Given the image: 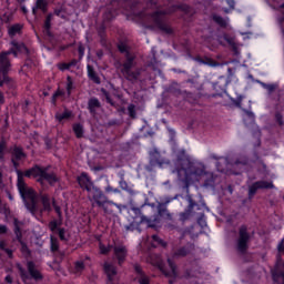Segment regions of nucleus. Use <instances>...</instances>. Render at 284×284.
I'll return each instance as SVG.
<instances>
[{
  "instance_id": "obj_33",
  "label": "nucleus",
  "mask_w": 284,
  "mask_h": 284,
  "mask_svg": "<svg viewBox=\"0 0 284 284\" xmlns=\"http://www.w3.org/2000/svg\"><path fill=\"white\" fill-rule=\"evenodd\" d=\"M178 254H179V256H185L187 254V250L182 248V250L179 251Z\"/></svg>"
},
{
  "instance_id": "obj_27",
  "label": "nucleus",
  "mask_w": 284,
  "mask_h": 284,
  "mask_svg": "<svg viewBox=\"0 0 284 284\" xmlns=\"http://www.w3.org/2000/svg\"><path fill=\"white\" fill-rule=\"evenodd\" d=\"M133 63L132 60H129L126 63H124L123 72H128L130 68H132Z\"/></svg>"
},
{
  "instance_id": "obj_45",
  "label": "nucleus",
  "mask_w": 284,
  "mask_h": 284,
  "mask_svg": "<svg viewBox=\"0 0 284 284\" xmlns=\"http://www.w3.org/2000/svg\"><path fill=\"white\" fill-rule=\"evenodd\" d=\"M79 52H80V54L83 55V49L82 48L79 49Z\"/></svg>"
},
{
  "instance_id": "obj_39",
  "label": "nucleus",
  "mask_w": 284,
  "mask_h": 284,
  "mask_svg": "<svg viewBox=\"0 0 284 284\" xmlns=\"http://www.w3.org/2000/svg\"><path fill=\"white\" fill-rule=\"evenodd\" d=\"M153 240H155L158 243H161V239H159L156 235H153Z\"/></svg>"
},
{
  "instance_id": "obj_3",
  "label": "nucleus",
  "mask_w": 284,
  "mask_h": 284,
  "mask_svg": "<svg viewBox=\"0 0 284 284\" xmlns=\"http://www.w3.org/2000/svg\"><path fill=\"white\" fill-rule=\"evenodd\" d=\"M8 54H10V52L0 55V85H3V83H7L8 81V78L6 77V72H8V68H10Z\"/></svg>"
},
{
  "instance_id": "obj_12",
  "label": "nucleus",
  "mask_w": 284,
  "mask_h": 284,
  "mask_svg": "<svg viewBox=\"0 0 284 284\" xmlns=\"http://www.w3.org/2000/svg\"><path fill=\"white\" fill-rule=\"evenodd\" d=\"M12 162L16 164V161H21V159H26V154H23V151L21 149L16 148L12 151Z\"/></svg>"
},
{
  "instance_id": "obj_32",
  "label": "nucleus",
  "mask_w": 284,
  "mask_h": 284,
  "mask_svg": "<svg viewBox=\"0 0 284 284\" xmlns=\"http://www.w3.org/2000/svg\"><path fill=\"white\" fill-rule=\"evenodd\" d=\"M103 210H104V212L106 213V214H112V210H110V205H105V204H103Z\"/></svg>"
},
{
  "instance_id": "obj_44",
  "label": "nucleus",
  "mask_w": 284,
  "mask_h": 284,
  "mask_svg": "<svg viewBox=\"0 0 284 284\" xmlns=\"http://www.w3.org/2000/svg\"><path fill=\"white\" fill-rule=\"evenodd\" d=\"M7 254H8L9 256H12V251H8V250H7Z\"/></svg>"
},
{
  "instance_id": "obj_2",
  "label": "nucleus",
  "mask_w": 284,
  "mask_h": 284,
  "mask_svg": "<svg viewBox=\"0 0 284 284\" xmlns=\"http://www.w3.org/2000/svg\"><path fill=\"white\" fill-rule=\"evenodd\" d=\"M24 176H33V179H37V181L42 185L45 182L50 183V185H52V183H57L55 174H49L48 171H45V169L39 166L26 171Z\"/></svg>"
},
{
  "instance_id": "obj_42",
  "label": "nucleus",
  "mask_w": 284,
  "mask_h": 284,
  "mask_svg": "<svg viewBox=\"0 0 284 284\" xmlns=\"http://www.w3.org/2000/svg\"><path fill=\"white\" fill-rule=\"evenodd\" d=\"M59 94H61L60 92H57L54 95H53V101L54 99H57V97H59Z\"/></svg>"
},
{
  "instance_id": "obj_18",
  "label": "nucleus",
  "mask_w": 284,
  "mask_h": 284,
  "mask_svg": "<svg viewBox=\"0 0 284 284\" xmlns=\"http://www.w3.org/2000/svg\"><path fill=\"white\" fill-rule=\"evenodd\" d=\"M73 131L78 139H81V136H83V126L81 124L73 125Z\"/></svg>"
},
{
  "instance_id": "obj_19",
  "label": "nucleus",
  "mask_w": 284,
  "mask_h": 284,
  "mask_svg": "<svg viewBox=\"0 0 284 284\" xmlns=\"http://www.w3.org/2000/svg\"><path fill=\"white\" fill-rule=\"evenodd\" d=\"M41 201L44 210L50 211V197H48V195H42Z\"/></svg>"
},
{
  "instance_id": "obj_46",
  "label": "nucleus",
  "mask_w": 284,
  "mask_h": 284,
  "mask_svg": "<svg viewBox=\"0 0 284 284\" xmlns=\"http://www.w3.org/2000/svg\"><path fill=\"white\" fill-rule=\"evenodd\" d=\"M230 6H231L232 8H234V1H231Z\"/></svg>"
},
{
  "instance_id": "obj_6",
  "label": "nucleus",
  "mask_w": 284,
  "mask_h": 284,
  "mask_svg": "<svg viewBox=\"0 0 284 284\" xmlns=\"http://www.w3.org/2000/svg\"><path fill=\"white\" fill-rule=\"evenodd\" d=\"M272 187H274V184L272 182L260 181V182L254 183L250 187V194H254L256 192V190H270Z\"/></svg>"
},
{
  "instance_id": "obj_34",
  "label": "nucleus",
  "mask_w": 284,
  "mask_h": 284,
  "mask_svg": "<svg viewBox=\"0 0 284 284\" xmlns=\"http://www.w3.org/2000/svg\"><path fill=\"white\" fill-rule=\"evenodd\" d=\"M70 65L68 64H59V70H68Z\"/></svg>"
},
{
  "instance_id": "obj_40",
  "label": "nucleus",
  "mask_w": 284,
  "mask_h": 284,
  "mask_svg": "<svg viewBox=\"0 0 284 284\" xmlns=\"http://www.w3.org/2000/svg\"><path fill=\"white\" fill-rule=\"evenodd\" d=\"M6 281H7L8 283H12V277L7 276V277H6Z\"/></svg>"
},
{
  "instance_id": "obj_35",
  "label": "nucleus",
  "mask_w": 284,
  "mask_h": 284,
  "mask_svg": "<svg viewBox=\"0 0 284 284\" xmlns=\"http://www.w3.org/2000/svg\"><path fill=\"white\" fill-rule=\"evenodd\" d=\"M266 90H268V92H272L274 90V85L272 84H268V85H265Z\"/></svg>"
},
{
  "instance_id": "obj_5",
  "label": "nucleus",
  "mask_w": 284,
  "mask_h": 284,
  "mask_svg": "<svg viewBox=\"0 0 284 284\" xmlns=\"http://www.w3.org/2000/svg\"><path fill=\"white\" fill-rule=\"evenodd\" d=\"M78 183L81 187L87 190V192H91L94 190V184L85 173H82L80 176H78Z\"/></svg>"
},
{
  "instance_id": "obj_1",
  "label": "nucleus",
  "mask_w": 284,
  "mask_h": 284,
  "mask_svg": "<svg viewBox=\"0 0 284 284\" xmlns=\"http://www.w3.org/2000/svg\"><path fill=\"white\" fill-rule=\"evenodd\" d=\"M18 190L28 207H30V205L31 207L37 205V193L26 184L21 172H18Z\"/></svg>"
},
{
  "instance_id": "obj_28",
  "label": "nucleus",
  "mask_w": 284,
  "mask_h": 284,
  "mask_svg": "<svg viewBox=\"0 0 284 284\" xmlns=\"http://www.w3.org/2000/svg\"><path fill=\"white\" fill-rule=\"evenodd\" d=\"M73 88L74 87L72 85V80H70V78H68V84H67L68 94H70V92H72Z\"/></svg>"
},
{
  "instance_id": "obj_17",
  "label": "nucleus",
  "mask_w": 284,
  "mask_h": 284,
  "mask_svg": "<svg viewBox=\"0 0 284 284\" xmlns=\"http://www.w3.org/2000/svg\"><path fill=\"white\" fill-rule=\"evenodd\" d=\"M71 116H72V112L64 111L63 113H58L55 115V119H58V121H64V119H70Z\"/></svg>"
},
{
  "instance_id": "obj_25",
  "label": "nucleus",
  "mask_w": 284,
  "mask_h": 284,
  "mask_svg": "<svg viewBox=\"0 0 284 284\" xmlns=\"http://www.w3.org/2000/svg\"><path fill=\"white\" fill-rule=\"evenodd\" d=\"M138 281L140 284H150V280L144 275H141Z\"/></svg>"
},
{
  "instance_id": "obj_20",
  "label": "nucleus",
  "mask_w": 284,
  "mask_h": 284,
  "mask_svg": "<svg viewBox=\"0 0 284 284\" xmlns=\"http://www.w3.org/2000/svg\"><path fill=\"white\" fill-rule=\"evenodd\" d=\"M47 6H48V1L45 0H37L36 2L37 10H45Z\"/></svg>"
},
{
  "instance_id": "obj_29",
  "label": "nucleus",
  "mask_w": 284,
  "mask_h": 284,
  "mask_svg": "<svg viewBox=\"0 0 284 284\" xmlns=\"http://www.w3.org/2000/svg\"><path fill=\"white\" fill-rule=\"evenodd\" d=\"M100 252L101 254H108L110 252V248L103 246V244H100Z\"/></svg>"
},
{
  "instance_id": "obj_48",
  "label": "nucleus",
  "mask_w": 284,
  "mask_h": 284,
  "mask_svg": "<svg viewBox=\"0 0 284 284\" xmlns=\"http://www.w3.org/2000/svg\"><path fill=\"white\" fill-rule=\"evenodd\" d=\"M109 205H116L114 202H109Z\"/></svg>"
},
{
  "instance_id": "obj_43",
  "label": "nucleus",
  "mask_w": 284,
  "mask_h": 284,
  "mask_svg": "<svg viewBox=\"0 0 284 284\" xmlns=\"http://www.w3.org/2000/svg\"><path fill=\"white\" fill-rule=\"evenodd\" d=\"M247 116H250L251 121H254V115L247 114Z\"/></svg>"
},
{
  "instance_id": "obj_26",
  "label": "nucleus",
  "mask_w": 284,
  "mask_h": 284,
  "mask_svg": "<svg viewBox=\"0 0 284 284\" xmlns=\"http://www.w3.org/2000/svg\"><path fill=\"white\" fill-rule=\"evenodd\" d=\"M51 248L59 250V245L57 244V241L54 240V235H51Z\"/></svg>"
},
{
  "instance_id": "obj_16",
  "label": "nucleus",
  "mask_w": 284,
  "mask_h": 284,
  "mask_svg": "<svg viewBox=\"0 0 284 284\" xmlns=\"http://www.w3.org/2000/svg\"><path fill=\"white\" fill-rule=\"evenodd\" d=\"M21 26L20 24H16L9 28V34L10 37H14V34H19L21 32Z\"/></svg>"
},
{
  "instance_id": "obj_41",
  "label": "nucleus",
  "mask_w": 284,
  "mask_h": 284,
  "mask_svg": "<svg viewBox=\"0 0 284 284\" xmlns=\"http://www.w3.org/2000/svg\"><path fill=\"white\" fill-rule=\"evenodd\" d=\"M0 103H3V93H0Z\"/></svg>"
},
{
  "instance_id": "obj_38",
  "label": "nucleus",
  "mask_w": 284,
  "mask_h": 284,
  "mask_svg": "<svg viewBox=\"0 0 284 284\" xmlns=\"http://www.w3.org/2000/svg\"><path fill=\"white\" fill-rule=\"evenodd\" d=\"M119 50H120V52H125V47L119 45Z\"/></svg>"
},
{
  "instance_id": "obj_4",
  "label": "nucleus",
  "mask_w": 284,
  "mask_h": 284,
  "mask_svg": "<svg viewBox=\"0 0 284 284\" xmlns=\"http://www.w3.org/2000/svg\"><path fill=\"white\" fill-rule=\"evenodd\" d=\"M89 194L92 196L97 205H99V207H103V204L108 203V197H105L103 192L97 186H94L92 191H89Z\"/></svg>"
},
{
  "instance_id": "obj_47",
  "label": "nucleus",
  "mask_w": 284,
  "mask_h": 284,
  "mask_svg": "<svg viewBox=\"0 0 284 284\" xmlns=\"http://www.w3.org/2000/svg\"><path fill=\"white\" fill-rule=\"evenodd\" d=\"M22 11H23V12H28V10L26 9V7H22Z\"/></svg>"
},
{
  "instance_id": "obj_21",
  "label": "nucleus",
  "mask_w": 284,
  "mask_h": 284,
  "mask_svg": "<svg viewBox=\"0 0 284 284\" xmlns=\"http://www.w3.org/2000/svg\"><path fill=\"white\" fill-rule=\"evenodd\" d=\"M100 103H99V100L97 99H91L89 101V110L94 111L95 108H99Z\"/></svg>"
},
{
  "instance_id": "obj_9",
  "label": "nucleus",
  "mask_w": 284,
  "mask_h": 284,
  "mask_svg": "<svg viewBox=\"0 0 284 284\" xmlns=\"http://www.w3.org/2000/svg\"><path fill=\"white\" fill-rule=\"evenodd\" d=\"M114 254L118 258L119 264L121 265V263H123V261H125V256H128V250L123 245L115 246Z\"/></svg>"
},
{
  "instance_id": "obj_36",
  "label": "nucleus",
  "mask_w": 284,
  "mask_h": 284,
  "mask_svg": "<svg viewBox=\"0 0 284 284\" xmlns=\"http://www.w3.org/2000/svg\"><path fill=\"white\" fill-rule=\"evenodd\" d=\"M6 232H7L6 226L1 225L0 226V234H6Z\"/></svg>"
},
{
  "instance_id": "obj_30",
  "label": "nucleus",
  "mask_w": 284,
  "mask_h": 284,
  "mask_svg": "<svg viewBox=\"0 0 284 284\" xmlns=\"http://www.w3.org/2000/svg\"><path fill=\"white\" fill-rule=\"evenodd\" d=\"M105 192H113L114 194H119V189H113L112 186H106Z\"/></svg>"
},
{
  "instance_id": "obj_11",
  "label": "nucleus",
  "mask_w": 284,
  "mask_h": 284,
  "mask_svg": "<svg viewBox=\"0 0 284 284\" xmlns=\"http://www.w3.org/2000/svg\"><path fill=\"white\" fill-rule=\"evenodd\" d=\"M28 270H29L32 278H34L36 281H41V278H42L41 273L34 268V263L29 262Z\"/></svg>"
},
{
  "instance_id": "obj_22",
  "label": "nucleus",
  "mask_w": 284,
  "mask_h": 284,
  "mask_svg": "<svg viewBox=\"0 0 284 284\" xmlns=\"http://www.w3.org/2000/svg\"><path fill=\"white\" fill-rule=\"evenodd\" d=\"M213 19H214L215 23H219V26H225V23H226L225 20L223 18H221L220 16H214Z\"/></svg>"
},
{
  "instance_id": "obj_50",
  "label": "nucleus",
  "mask_w": 284,
  "mask_h": 284,
  "mask_svg": "<svg viewBox=\"0 0 284 284\" xmlns=\"http://www.w3.org/2000/svg\"><path fill=\"white\" fill-rule=\"evenodd\" d=\"M36 11H37V9L33 8V12H36Z\"/></svg>"
},
{
  "instance_id": "obj_15",
  "label": "nucleus",
  "mask_w": 284,
  "mask_h": 284,
  "mask_svg": "<svg viewBox=\"0 0 284 284\" xmlns=\"http://www.w3.org/2000/svg\"><path fill=\"white\" fill-rule=\"evenodd\" d=\"M88 74H89V78L94 81V83H101L99 81V77H97V74L94 73V70L92 69V67L88 65Z\"/></svg>"
},
{
  "instance_id": "obj_10",
  "label": "nucleus",
  "mask_w": 284,
  "mask_h": 284,
  "mask_svg": "<svg viewBox=\"0 0 284 284\" xmlns=\"http://www.w3.org/2000/svg\"><path fill=\"white\" fill-rule=\"evenodd\" d=\"M168 265H169V270L165 271L163 268L162 272L165 274V276H171L172 278L176 277V266L174 265V263H172V261H168Z\"/></svg>"
},
{
  "instance_id": "obj_13",
  "label": "nucleus",
  "mask_w": 284,
  "mask_h": 284,
  "mask_svg": "<svg viewBox=\"0 0 284 284\" xmlns=\"http://www.w3.org/2000/svg\"><path fill=\"white\" fill-rule=\"evenodd\" d=\"M19 52L28 53V48H26L24 44H18L13 42L12 53L14 54V57H17Z\"/></svg>"
},
{
  "instance_id": "obj_24",
  "label": "nucleus",
  "mask_w": 284,
  "mask_h": 284,
  "mask_svg": "<svg viewBox=\"0 0 284 284\" xmlns=\"http://www.w3.org/2000/svg\"><path fill=\"white\" fill-rule=\"evenodd\" d=\"M84 267L83 262L75 263V272H83Z\"/></svg>"
},
{
  "instance_id": "obj_23",
  "label": "nucleus",
  "mask_w": 284,
  "mask_h": 284,
  "mask_svg": "<svg viewBox=\"0 0 284 284\" xmlns=\"http://www.w3.org/2000/svg\"><path fill=\"white\" fill-rule=\"evenodd\" d=\"M128 110H129L130 116H132V118L136 116V111H135L133 104H130L129 108H128Z\"/></svg>"
},
{
  "instance_id": "obj_7",
  "label": "nucleus",
  "mask_w": 284,
  "mask_h": 284,
  "mask_svg": "<svg viewBox=\"0 0 284 284\" xmlns=\"http://www.w3.org/2000/svg\"><path fill=\"white\" fill-rule=\"evenodd\" d=\"M248 239H250V236H247V231H245V229H242L240 231V240L237 243V248L240 252H245V250H247Z\"/></svg>"
},
{
  "instance_id": "obj_14",
  "label": "nucleus",
  "mask_w": 284,
  "mask_h": 284,
  "mask_svg": "<svg viewBox=\"0 0 284 284\" xmlns=\"http://www.w3.org/2000/svg\"><path fill=\"white\" fill-rule=\"evenodd\" d=\"M104 270L109 278H112V276H116V268L112 264H104Z\"/></svg>"
},
{
  "instance_id": "obj_31",
  "label": "nucleus",
  "mask_w": 284,
  "mask_h": 284,
  "mask_svg": "<svg viewBox=\"0 0 284 284\" xmlns=\"http://www.w3.org/2000/svg\"><path fill=\"white\" fill-rule=\"evenodd\" d=\"M3 150H6V144L0 143V159H3Z\"/></svg>"
},
{
  "instance_id": "obj_37",
  "label": "nucleus",
  "mask_w": 284,
  "mask_h": 284,
  "mask_svg": "<svg viewBox=\"0 0 284 284\" xmlns=\"http://www.w3.org/2000/svg\"><path fill=\"white\" fill-rule=\"evenodd\" d=\"M54 210L59 216H61V209L59 206H54Z\"/></svg>"
},
{
  "instance_id": "obj_49",
  "label": "nucleus",
  "mask_w": 284,
  "mask_h": 284,
  "mask_svg": "<svg viewBox=\"0 0 284 284\" xmlns=\"http://www.w3.org/2000/svg\"><path fill=\"white\" fill-rule=\"evenodd\" d=\"M135 270H136V272L141 273V268H139V267H135Z\"/></svg>"
},
{
  "instance_id": "obj_8",
  "label": "nucleus",
  "mask_w": 284,
  "mask_h": 284,
  "mask_svg": "<svg viewBox=\"0 0 284 284\" xmlns=\"http://www.w3.org/2000/svg\"><path fill=\"white\" fill-rule=\"evenodd\" d=\"M59 222L52 221L49 224V230L53 232V234H59L61 241H68V237H65V230L59 227Z\"/></svg>"
}]
</instances>
